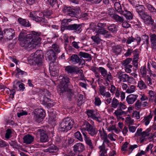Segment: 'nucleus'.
<instances>
[{
  "label": "nucleus",
  "mask_w": 156,
  "mask_h": 156,
  "mask_svg": "<svg viewBox=\"0 0 156 156\" xmlns=\"http://www.w3.org/2000/svg\"><path fill=\"white\" fill-rule=\"evenodd\" d=\"M139 17L143 20L145 24L152 26L154 25V22L151 16L147 12H144Z\"/></svg>",
  "instance_id": "obj_7"
},
{
  "label": "nucleus",
  "mask_w": 156,
  "mask_h": 156,
  "mask_svg": "<svg viewBox=\"0 0 156 156\" xmlns=\"http://www.w3.org/2000/svg\"><path fill=\"white\" fill-rule=\"evenodd\" d=\"M108 130L109 131L114 130L115 132V133H118V129H116L115 126V125H112L109 126L108 128Z\"/></svg>",
  "instance_id": "obj_59"
},
{
  "label": "nucleus",
  "mask_w": 156,
  "mask_h": 156,
  "mask_svg": "<svg viewBox=\"0 0 156 156\" xmlns=\"http://www.w3.org/2000/svg\"><path fill=\"white\" fill-rule=\"evenodd\" d=\"M79 55L81 58L83 57L87 58L89 61H90L92 59L91 55L85 52L80 51L79 53Z\"/></svg>",
  "instance_id": "obj_37"
},
{
  "label": "nucleus",
  "mask_w": 156,
  "mask_h": 156,
  "mask_svg": "<svg viewBox=\"0 0 156 156\" xmlns=\"http://www.w3.org/2000/svg\"><path fill=\"white\" fill-rule=\"evenodd\" d=\"M100 156H105V154L107 153V150L105 149V144H102L99 147Z\"/></svg>",
  "instance_id": "obj_36"
},
{
  "label": "nucleus",
  "mask_w": 156,
  "mask_h": 156,
  "mask_svg": "<svg viewBox=\"0 0 156 156\" xmlns=\"http://www.w3.org/2000/svg\"><path fill=\"white\" fill-rule=\"evenodd\" d=\"M106 87L103 86H100L99 94L106 98H110L111 94L108 91H106Z\"/></svg>",
  "instance_id": "obj_15"
},
{
  "label": "nucleus",
  "mask_w": 156,
  "mask_h": 156,
  "mask_svg": "<svg viewBox=\"0 0 156 156\" xmlns=\"http://www.w3.org/2000/svg\"><path fill=\"white\" fill-rule=\"evenodd\" d=\"M133 49L128 48L126 52L124 54V55L126 57H129L133 53Z\"/></svg>",
  "instance_id": "obj_51"
},
{
  "label": "nucleus",
  "mask_w": 156,
  "mask_h": 156,
  "mask_svg": "<svg viewBox=\"0 0 156 156\" xmlns=\"http://www.w3.org/2000/svg\"><path fill=\"white\" fill-rule=\"evenodd\" d=\"M50 100L48 97H43L40 99V101L41 104L45 105H46Z\"/></svg>",
  "instance_id": "obj_50"
},
{
  "label": "nucleus",
  "mask_w": 156,
  "mask_h": 156,
  "mask_svg": "<svg viewBox=\"0 0 156 156\" xmlns=\"http://www.w3.org/2000/svg\"><path fill=\"white\" fill-rule=\"evenodd\" d=\"M82 26L80 24L74 23L69 25V30L73 31L77 34L80 33L82 30Z\"/></svg>",
  "instance_id": "obj_14"
},
{
  "label": "nucleus",
  "mask_w": 156,
  "mask_h": 156,
  "mask_svg": "<svg viewBox=\"0 0 156 156\" xmlns=\"http://www.w3.org/2000/svg\"><path fill=\"white\" fill-rule=\"evenodd\" d=\"M127 112L124 111L122 110V109H120L116 110L115 112V113L117 116H118L122 115L123 114H127Z\"/></svg>",
  "instance_id": "obj_47"
},
{
  "label": "nucleus",
  "mask_w": 156,
  "mask_h": 156,
  "mask_svg": "<svg viewBox=\"0 0 156 156\" xmlns=\"http://www.w3.org/2000/svg\"><path fill=\"white\" fill-rule=\"evenodd\" d=\"M75 137L76 138L79 140L80 141H83V139L82 136V135L79 132H77L75 134Z\"/></svg>",
  "instance_id": "obj_56"
},
{
  "label": "nucleus",
  "mask_w": 156,
  "mask_h": 156,
  "mask_svg": "<svg viewBox=\"0 0 156 156\" xmlns=\"http://www.w3.org/2000/svg\"><path fill=\"white\" fill-rule=\"evenodd\" d=\"M114 8L115 10L120 14L123 12L120 4L118 2H115L114 4Z\"/></svg>",
  "instance_id": "obj_44"
},
{
  "label": "nucleus",
  "mask_w": 156,
  "mask_h": 156,
  "mask_svg": "<svg viewBox=\"0 0 156 156\" xmlns=\"http://www.w3.org/2000/svg\"><path fill=\"white\" fill-rule=\"evenodd\" d=\"M139 54L140 52L138 50L136 49L133 51V62L134 66L136 68H137L138 66V61L139 59Z\"/></svg>",
  "instance_id": "obj_16"
},
{
  "label": "nucleus",
  "mask_w": 156,
  "mask_h": 156,
  "mask_svg": "<svg viewBox=\"0 0 156 156\" xmlns=\"http://www.w3.org/2000/svg\"><path fill=\"white\" fill-rule=\"evenodd\" d=\"M101 103V101L100 98L97 97H95V98L94 104L96 105L99 106Z\"/></svg>",
  "instance_id": "obj_63"
},
{
  "label": "nucleus",
  "mask_w": 156,
  "mask_h": 156,
  "mask_svg": "<svg viewBox=\"0 0 156 156\" xmlns=\"http://www.w3.org/2000/svg\"><path fill=\"white\" fill-rule=\"evenodd\" d=\"M40 133V140L41 142H46L48 140V136L45 132L41 129L38 130Z\"/></svg>",
  "instance_id": "obj_28"
},
{
  "label": "nucleus",
  "mask_w": 156,
  "mask_h": 156,
  "mask_svg": "<svg viewBox=\"0 0 156 156\" xmlns=\"http://www.w3.org/2000/svg\"><path fill=\"white\" fill-rule=\"evenodd\" d=\"M115 97L119 98L120 96L121 101H122L124 100L125 98V93L121 91V89L119 88H117V90L115 93Z\"/></svg>",
  "instance_id": "obj_22"
},
{
  "label": "nucleus",
  "mask_w": 156,
  "mask_h": 156,
  "mask_svg": "<svg viewBox=\"0 0 156 156\" xmlns=\"http://www.w3.org/2000/svg\"><path fill=\"white\" fill-rule=\"evenodd\" d=\"M138 95L133 94L128 96L126 98V101L129 104H133L136 100Z\"/></svg>",
  "instance_id": "obj_25"
},
{
  "label": "nucleus",
  "mask_w": 156,
  "mask_h": 156,
  "mask_svg": "<svg viewBox=\"0 0 156 156\" xmlns=\"http://www.w3.org/2000/svg\"><path fill=\"white\" fill-rule=\"evenodd\" d=\"M146 80L147 85L149 86L152 85L154 83V82L152 81L151 78L148 75L146 78Z\"/></svg>",
  "instance_id": "obj_61"
},
{
  "label": "nucleus",
  "mask_w": 156,
  "mask_h": 156,
  "mask_svg": "<svg viewBox=\"0 0 156 156\" xmlns=\"http://www.w3.org/2000/svg\"><path fill=\"white\" fill-rule=\"evenodd\" d=\"M41 35L40 32L32 31L31 34L27 35L25 39L20 41V46L25 48H34L41 40V38L39 37Z\"/></svg>",
  "instance_id": "obj_1"
},
{
  "label": "nucleus",
  "mask_w": 156,
  "mask_h": 156,
  "mask_svg": "<svg viewBox=\"0 0 156 156\" xmlns=\"http://www.w3.org/2000/svg\"><path fill=\"white\" fill-rule=\"evenodd\" d=\"M39 51H37L36 52L34 58V61L35 63V66H36L35 68H36L37 69H38V68L41 66L43 62L42 59L41 57V55L40 54L37 55Z\"/></svg>",
  "instance_id": "obj_12"
},
{
  "label": "nucleus",
  "mask_w": 156,
  "mask_h": 156,
  "mask_svg": "<svg viewBox=\"0 0 156 156\" xmlns=\"http://www.w3.org/2000/svg\"><path fill=\"white\" fill-rule=\"evenodd\" d=\"M15 30L12 28L6 29L5 30V35L7 38L9 40L12 39L15 36Z\"/></svg>",
  "instance_id": "obj_19"
},
{
  "label": "nucleus",
  "mask_w": 156,
  "mask_h": 156,
  "mask_svg": "<svg viewBox=\"0 0 156 156\" xmlns=\"http://www.w3.org/2000/svg\"><path fill=\"white\" fill-rule=\"evenodd\" d=\"M16 76L18 78L20 77H23L24 76H27V73L25 71H23L20 68L17 67L16 70Z\"/></svg>",
  "instance_id": "obj_32"
},
{
  "label": "nucleus",
  "mask_w": 156,
  "mask_h": 156,
  "mask_svg": "<svg viewBox=\"0 0 156 156\" xmlns=\"http://www.w3.org/2000/svg\"><path fill=\"white\" fill-rule=\"evenodd\" d=\"M154 93H155L153 91L151 90H150L148 92V94L150 97L149 101L152 102V104L154 105H155L156 104V100H153L155 98Z\"/></svg>",
  "instance_id": "obj_35"
},
{
  "label": "nucleus",
  "mask_w": 156,
  "mask_h": 156,
  "mask_svg": "<svg viewBox=\"0 0 156 156\" xmlns=\"http://www.w3.org/2000/svg\"><path fill=\"white\" fill-rule=\"evenodd\" d=\"M136 86L134 85H131L126 90V92L128 93H132L135 91Z\"/></svg>",
  "instance_id": "obj_54"
},
{
  "label": "nucleus",
  "mask_w": 156,
  "mask_h": 156,
  "mask_svg": "<svg viewBox=\"0 0 156 156\" xmlns=\"http://www.w3.org/2000/svg\"><path fill=\"white\" fill-rule=\"evenodd\" d=\"M86 113L89 117H90L94 120L98 121V119L100 118L99 114L97 111L93 110H87Z\"/></svg>",
  "instance_id": "obj_13"
},
{
  "label": "nucleus",
  "mask_w": 156,
  "mask_h": 156,
  "mask_svg": "<svg viewBox=\"0 0 156 156\" xmlns=\"http://www.w3.org/2000/svg\"><path fill=\"white\" fill-rule=\"evenodd\" d=\"M140 71L141 74L143 76H146L147 74V71L146 67L145 66H142L140 69Z\"/></svg>",
  "instance_id": "obj_55"
},
{
  "label": "nucleus",
  "mask_w": 156,
  "mask_h": 156,
  "mask_svg": "<svg viewBox=\"0 0 156 156\" xmlns=\"http://www.w3.org/2000/svg\"><path fill=\"white\" fill-rule=\"evenodd\" d=\"M112 105L113 107H116L117 106L119 107H122V106H125L124 103L119 102L118 100L114 97L112 101Z\"/></svg>",
  "instance_id": "obj_29"
},
{
  "label": "nucleus",
  "mask_w": 156,
  "mask_h": 156,
  "mask_svg": "<svg viewBox=\"0 0 156 156\" xmlns=\"http://www.w3.org/2000/svg\"><path fill=\"white\" fill-rule=\"evenodd\" d=\"M137 87L140 90H144L147 89V86L146 83L140 78L138 82Z\"/></svg>",
  "instance_id": "obj_24"
},
{
  "label": "nucleus",
  "mask_w": 156,
  "mask_h": 156,
  "mask_svg": "<svg viewBox=\"0 0 156 156\" xmlns=\"http://www.w3.org/2000/svg\"><path fill=\"white\" fill-rule=\"evenodd\" d=\"M132 58H127L124 60L123 61L122 64L124 66H126L129 64L132 61Z\"/></svg>",
  "instance_id": "obj_57"
},
{
  "label": "nucleus",
  "mask_w": 156,
  "mask_h": 156,
  "mask_svg": "<svg viewBox=\"0 0 156 156\" xmlns=\"http://www.w3.org/2000/svg\"><path fill=\"white\" fill-rule=\"evenodd\" d=\"M117 75L120 82H129L130 80H132L133 79V77L129 76L126 73H124L122 71L118 73Z\"/></svg>",
  "instance_id": "obj_10"
},
{
  "label": "nucleus",
  "mask_w": 156,
  "mask_h": 156,
  "mask_svg": "<svg viewBox=\"0 0 156 156\" xmlns=\"http://www.w3.org/2000/svg\"><path fill=\"white\" fill-rule=\"evenodd\" d=\"M113 19L116 22L119 23H122L124 20L123 17H122L116 14H113L112 16Z\"/></svg>",
  "instance_id": "obj_42"
},
{
  "label": "nucleus",
  "mask_w": 156,
  "mask_h": 156,
  "mask_svg": "<svg viewBox=\"0 0 156 156\" xmlns=\"http://www.w3.org/2000/svg\"><path fill=\"white\" fill-rule=\"evenodd\" d=\"M91 39L94 42L97 44H99L101 41V40L99 37V35L98 34H96L95 36H92Z\"/></svg>",
  "instance_id": "obj_41"
},
{
  "label": "nucleus",
  "mask_w": 156,
  "mask_h": 156,
  "mask_svg": "<svg viewBox=\"0 0 156 156\" xmlns=\"http://www.w3.org/2000/svg\"><path fill=\"white\" fill-rule=\"evenodd\" d=\"M152 118V115L150 113L148 115L144 117V120L146 126L148 125Z\"/></svg>",
  "instance_id": "obj_45"
},
{
  "label": "nucleus",
  "mask_w": 156,
  "mask_h": 156,
  "mask_svg": "<svg viewBox=\"0 0 156 156\" xmlns=\"http://www.w3.org/2000/svg\"><path fill=\"white\" fill-rule=\"evenodd\" d=\"M141 39L143 42V44H146L147 46H148L149 45L148 36L146 34L142 35L141 37Z\"/></svg>",
  "instance_id": "obj_39"
},
{
  "label": "nucleus",
  "mask_w": 156,
  "mask_h": 156,
  "mask_svg": "<svg viewBox=\"0 0 156 156\" xmlns=\"http://www.w3.org/2000/svg\"><path fill=\"white\" fill-rule=\"evenodd\" d=\"M107 27L108 30L113 33H116L118 30V27L115 24H112Z\"/></svg>",
  "instance_id": "obj_33"
},
{
  "label": "nucleus",
  "mask_w": 156,
  "mask_h": 156,
  "mask_svg": "<svg viewBox=\"0 0 156 156\" xmlns=\"http://www.w3.org/2000/svg\"><path fill=\"white\" fill-rule=\"evenodd\" d=\"M105 30L104 28H96L95 29V32L97 34H103L104 31Z\"/></svg>",
  "instance_id": "obj_58"
},
{
  "label": "nucleus",
  "mask_w": 156,
  "mask_h": 156,
  "mask_svg": "<svg viewBox=\"0 0 156 156\" xmlns=\"http://www.w3.org/2000/svg\"><path fill=\"white\" fill-rule=\"evenodd\" d=\"M70 61L73 64L79 63L80 65H83L85 64V61L83 59L80 58L76 54H73L70 57Z\"/></svg>",
  "instance_id": "obj_9"
},
{
  "label": "nucleus",
  "mask_w": 156,
  "mask_h": 156,
  "mask_svg": "<svg viewBox=\"0 0 156 156\" xmlns=\"http://www.w3.org/2000/svg\"><path fill=\"white\" fill-rule=\"evenodd\" d=\"M49 69L50 75L52 76H56L58 75L59 69L54 63L50 62Z\"/></svg>",
  "instance_id": "obj_11"
},
{
  "label": "nucleus",
  "mask_w": 156,
  "mask_h": 156,
  "mask_svg": "<svg viewBox=\"0 0 156 156\" xmlns=\"http://www.w3.org/2000/svg\"><path fill=\"white\" fill-rule=\"evenodd\" d=\"M117 88L113 84H112L111 87H109V90L112 94H114Z\"/></svg>",
  "instance_id": "obj_64"
},
{
  "label": "nucleus",
  "mask_w": 156,
  "mask_h": 156,
  "mask_svg": "<svg viewBox=\"0 0 156 156\" xmlns=\"http://www.w3.org/2000/svg\"><path fill=\"white\" fill-rule=\"evenodd\" d=\"M19 23L23 26L29 27L31 26V24L27 20L20 18L18 20Z\"/></svg>",
  "instance_id": "obj_27"
},
{
  "label": "nucleus",
  "mask_w": 156,
  "mask_h": 156,
  "mask_svg": "<svg viewBox=\"0 0 156 156\" xmlns=\"http://www.w3.org/2000/svg\"><path fill=\"white\" fill-rule=\"evenodd\" d=\"M74 123L72 119L69 117L64 118L59 124V129L62 132H67L70 130Z\"/></svg>",
  "instance_id": "obj_2"
},
{
  "label": "nucleus",
  "mask_w": 156,
  "mask_h": 156,
  "mask_svg": "<svg viewBox=\"0 0 156 156\" xmlns=\"http://www.w3.org/2000/svg\"><path fill=\"white\" fill-rule=\"evenodd\" d=\"M48 58L49 60L53 62L56 60L57 57L56 53L52 50H49L47 52Z\"/></svg>",
  "instance_id": "obj_21"
},
{
  "label": "nucleus",
  "mask_w": 156,
  "mask_h": 156,
  "mask_svg": "<svg viewBox=\"0 0 156 156\" xmlns=\"http://www.w3.org/2000/svg\"><path fill=\"white\" fill-rule=\"evenodd\" d=\"M48 150L50 153H54L58 150V148L54 145H53L49 148Z\"/></svg>",
  "instance_id": "obj_49"
},
{
  "label": "nucleus",
  "mask_w": 156,
  "mask_h": 156,
  "mask_svg": "<svg viewBox=\"0 0 156 156\" xmlns=\"http://www.w3.org/2000/svg\"><path fill=\"white\" fill-rule=\"evenodd\" d=\"M121 14L123 15L127 19L131 20L133 19V14L130 12L126 9L123 11Z\"/></svg>",
  "instance_id": "obj_31"
},
{
  "label": "nucleus",
  "mask_w": 156,
  "mask_h": 156,
  "mask_svg": "<svg viewBox=\"0 0 156 156\" xmlns=\"http://www.w3.org/2000/svg\"><path fill=\"white\" fill-rule=\"evenodd\" d=\"M138 146L136 144H134L133 145H129V148L128 149V151L129 154L131 153L133 150L135 148H137Z\"/></svg>",
  "instance_id": "obj_53"
},
{
  "label": "nucleus",
  "mask_w": 156,
  "mask_h": 156,
  "mask_svg": "<svg viewBox=\"0 0 156 156\" xmlns=\"http://www.w3.org/2000/svg\"><path fill=\"white\" fill-rule=\"evenodd\" d=\"M27 35V34H26V31L25 30L21 31L19 34V38L20 41H21L23 39H25L26 37V36Z\"/></svg>",
  "instance_id": "obj_48"
},
{
  "label": "nucleus",
  "mask_w": 156,
  "mask_h": 156,
  "mask_svg": "<svg viewBox=\"0 0 156 156\" xmlns=\"http://www.w3.org/2000/svg\"><path fill=\"white\" fill-rule=\"evenodd\" d=\"M70 83V79L67 76L63 77L60 81V83H61V84L66 85L68 86Z\"/></svg>",
  "instance_id": "obj_43"
},
{
  "label": "nucleus",
  "mask_w": 156,
  "mask_h": 156,
  "mask_svg": "<svg viewBox=\"0 0 156 156\" xmlns=\"http://www.w3.org/2000/svg\"><path fill=\"white\" fill-rule=\"evenodd\" d=\"M34 118L35 121L38 123L42 121L45 117V113L43 109L37 108L34 111Z\"/></svg>",
  "instance_id": "obj_4"
},
{
  "label": "nucleus",
  "mask_w": 156,
  "mask_h": 156,
  "mask_svg": "<svg viewBox=\"0 0 156 156\" xmlns=\"http://www.w3.org/2000/svg\"><path fill=\"white\" fill-rule=\"evenodd\" d=\"M12 133L11 129H8L6 131L5 137L6 139H8L10 138L11 136V135Z\"/></svg>",
  "instance_id": "obj_60"
},
{
  "label": "nucleus",
  "mask_w": 156,
  "mask_h": 156,
  "mask_svg": "<svg viewBox=\"0 0 156 156\" xmlns=\"http://www.w3.org/2000/svg\"><path fill=\"white\" fill-rule=\"evenodd\" d=\"M136 11L138 13L139 17L143 14L144 12H145V7L144 5H139L136 6L135 7Z\"/></svg>",
  "instance_id": "obj_34"
},
{
  "label": "nucleus",
  "mask_w": 156,
  "mask_h": 156,
  "mask_svg": "<svg viewBox=\"0 0 156 156\" xmlns=\"http://www.w3.org/2000/svg\"><path fill=\"white\" fill-rule=\"evenodd\" d=\"M97 70L101 73V76L105 78V80L106 81V84L108 85L109 83L108 82H110L113 79V77L111 73L110 72L108 73L107 70L102 67L97 68Z\"/></svg>",
  "instance_id": "obj_5"
},
{
  "label": "nucleus",
  "mask_w": 156,
  "mask_h": 156,
  "mask_svg": "<svg viewBox=\"0 0 156 156\" xmlns=\"http://www.w3.org/2000/svg\"><path fill=\"white\" fill-rule=\"evenodd\" d=\"M23 143L27 144H30L34 141V137L30 134H27L23 137Z\"/></svg>",
  "instance_id": "obj_26"
},
{
  "label": "nucleus",
  "mask_w": 156,
  "mask_h": 156,
  "mask_svg": "<svg viewBox=\"0 0 156 156\" xmlns=\"http://www.w3.org/2000/svg\"><path fill=\"white\" fill-rule=\"evenodd\" d=\"M144 3L145 7L151 14H156V9L149 2L146 1Z\"/></svg>",
  "instance_id": "obj_18"
},
{
  "label": "nucleus",
  "mask_w": 156,
  "mask_h": 156,
  "mask_svg": "<svg viewBox=\"0 0 156 156\" xmlns=\"http://www.w3.org/2000/svg\"><path fill=\"white\" fill-rule=\"evenodd\" d=\"M98 131L99 132V134L100 135V136L102 139L106 136H107V134L106 133L105 131L104 130L103 128L101 129H100Z\"/></svg>",
  "instance_id": "obj_46"
},
{
  "label": "nucleus",
  "mask_w": 156,
  "mask_h": 156,
  "mask_svg": "<svg viewBox=\"0 0 156 156\" xmlns=\"http://www.w3.org/2000/svg\"><path fill=\"white\" fill-rule=\"evenodd\" d=\"M63 12L70 16H73L78 15L80 10L79 9H74L70 7H65L63 10Z\"/></svg>",
  "instance_id": "obj_8"
},
{
  "label": "nucleus",
  "mask_w": 156,
  "mask_h": 156,
  "mask_svg": "<svg viewBox=\"0 0 156 156\" xmlns=\"http://www.w3.org/2000/svg\"><path fill=\"white\" fill-rule=\"evenodd\" d=\"M68 86L66 85H64L60 83V84L58 86V92L61 94H63L67 91L68 99L69 101H71L74 94L73 90L71 89L68 88Z\"/></svg>",
  "instance_id": "obj_3"
},
{
  "label": "nucleus",
  "mask_w": 156,
  "mask_h": 156,
  "mask_svg": "<svg viewBox=\"0 0 156 156\" xmlns=\"http://www.w3.org/2000/svg\"><path fill=\"white\" fill-rule=\"evenodd\" d=\"M129 145V143L128 142H125L121 147V150L122 151H128V149L127 148Z\"/></svg>",
  "instance_id": "obj_62"
},
{
  "label": "nucleus",
  "mask_w": 156,
  "mask_h": 156,
  "mask_svg": "<svg viewBox=\"0 0 156 156\" xmlns=\"http://www.w3.org/2000/svg\"><path fill=\"white\" fill-rule=\"evenodd\" d=\"M83 127L81 128L82 131H83V129L84 130L87 131L88 134L91 136H95L98 132V129L95 126H92L87 122L85 123Z\"/></svg>",
  "instance_id": "obj_6"
},
{
  "label": "nucleus",
  "mask_w": 156,
  "mask_h": 156,
  "mask_svg": "<svg viewBox=\"0 0 156 156\" xmlns=\"http://www.w3.org/2000/svg\"><path fill=\"white\" fill-rule=\"evenodd\" d=\"M84 149V146L80 143H77L74 146V151L76 154L83 152Z\"/></svg>",
  "instance_id": "obj_20"
},
{
  "label": "nucleus",
  "mask_w": 156,
  "mask_h": 156,
  "mask_svg": "<svg viewBox=\"0 0 156 156\" xmlns=\"http://www.w3.org/2000/svg\"><path fill=\"white\" fill-rule=\"evenodd\" d=\"M65 70L68 74H71L75 72L76 69L73 66H68L66 67Z\"/></svg>",
  "instance_id": "obj_40"
},
{
  "label": "nucleus",
  "mask_w": 156,
  "mask_h": 156,
  "mask_svg": "<svg viewBox=\"0 0 156 156\" xmlns=\"http://www.w3.org/2000/svg\"><path fill=\"white\" fill-rule=\"evenodd\" d=\"M125 122L126 124L129 125V126L133 125L134 124L133 120L130 117H127L126 119Z\"/></svg>",
  "instance_id": "obj_52"
},
{
  "label": "nucleus",
  "mask_w": 156,
  "mask_h": 156,
  "mask_svg": "<svg viewBox=\"0 0 156 156\" xmlns=\"http://www.w3.org/2000/svg\"><path fill=\"white\" fill-rule=\"evenodd\" d=\"M149 135V132L146 131L142 132L140 140L141 142H143L144 141L146 140L148 138Z\"/></svg>",
  "instance_id": "obj_38"
},
{
  "label": "nucleus",
  "mask_w": 156,
  "mask_h": 156,
  "mask_svg": "<svg viewBox=\"0 0 156 156\" xmlns=\"http://www.w3.org/2000/svg\"><path fill=\"white\" fill-rule=\"evenodd\" d=\"M81 132L84 137V140L86 144L89 146L90 148H93V144L92 143L90 137L87 135V133L85 132L84 130H82Z\"/></svg>",
  "instance_id": "obj_23"
},
{
  "label": "nucleus",
  "mask_w": 156,
  "mask_h": 156,
  "mask_svg": "<svg viewBox=\"0 0 156 156\" xmlns=\"http://www.w3.org/2000/svg\"><path fill=\"white\" fill-rule=\"evenodd\" d=\"M37 11H33L30 13V17L32 20L37 22L41 23L44 21V19L43 17H40L35 15Z\"/></svg>",
  "instance_id": "obj_17"
},
{
  "label": "nucleus",
  "mask_w": 156,
  "mask_h": 156,
  "mask_svg": "<svg viewBox=\"0 0 156 156\" xmlns=\"http://www.w3.org/2000/svg\"><path fill=\"white\" fill-rule=\"evenodd\" d=\"M122 47L120 45H117L112 46V51L113 52L116 54H120L122 50Z\"/></svg>",
  "instance_id": "obj_30"
}]
</instances>
